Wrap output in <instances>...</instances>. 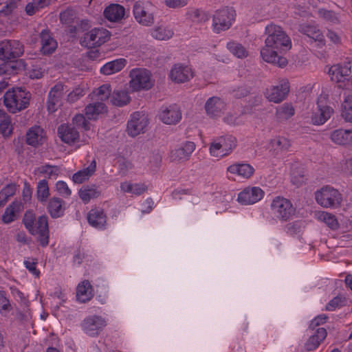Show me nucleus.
<instances>
[{"label": "nucleus", "instance_id": "obj_1", "mask_svg": "<svg viewBox=\"0 0 352 352\" xmlns=\"http://www.w3.org/2000/svg\"><path fill=\"white\" fill-rule=\"evenodd\" d=\"M265 45L261 50L262 58L280 67H285L288 63L287 59L280 54L292 47L289 36L280 26L272 23L265 27Z\"/></svg>", "mask_w": 352, "mask_h": 352}, {"label": "nucleus", "instance_id": "obj_2", "mask_svg": "<svg viewBox=\"0 0 352 352\" xmlns=\"http://www.w3.org/2000/svg\"><path fill=\"white\" fill-rule=\"evenodd\" d=\"M23 222L25 228L33 235H37V240L41 245L45 247L49 243V228L47 217L41 216L37 221H35L34 214L32 211H27L25 213Z\"/></svg>", "mask_w": 352, "mask_h": 352}, {"label": "nucleus", "instance_id": "obj_3", "mask_svg": "<svg viewBox=\"0 0 352 352\" xmlns=\"http://www.w3.org/2000/svg\"><path fill=\"white\" fill-rule=\"evenodd\" d=\"M31 94L21 87L9 89L3 95V103L10 113H15L30 104Z\"/></svg>", "mask_w": 352, "mask_h": 352}, {"label": "nucleus", "instance_id": "obj_4", "mask_svg": "<svg viewBox=\"0 0 352 352\" xmlns=\"http://www.w3.org/2000/svg\"><path fill=\"white\" fill-rule=\"evenodd\" d=\"M270 210L272 214L282 221H289L296 211L291 201L281 196H276L272 199Z\"/></svg>", "mask_w": 352, "mask_h": 352}, {"label": "nucleus", "instance_id": "obj_5", "mask_svg": "<svg viewBox=\"0 0 352 352\" xmlns=\"http://www.w3.org/2000/svg\"><path fill=\"white\" fill-rule=\"evenodd\" d=\"M316 202L323 208H337L341 204L342 197L339 191L330 186H325L315 192Z\"/></svg>", "mask_w": 352, "mask_h": 352}, {"label": "nucleus", "instance_id": "obj_6", "mask_svg": "<svg viewBox=\"0 0 352 352\" xmlns=\"http://www.w3.org/2000/svg\"><path fill=\"white\" fill-rule=\"evenodd\" d=\"M130 87L134 91L148 90L153 86L151 72L145 68H133L129 72Z\"/></svg>", "mask_w": 352, "mask_h": 352}, {"label": "nucleus", "instance_id": "obj_7", "mask_svg": "<svg viewBox=\"0 0 352 352\" xmlns=\"http://www.w3.org/2000/svg\"><path fill=\"white\" fill-rule=\"evenodd\" d=\"M235 12L232 8H225L217 10L212 17V28L215 33L228 30L234 21Z\"/></svg>", "mask_w": 352, "mask_h": 352}, {"label": "nucleus", "instance_id": "obj_8", "mask_svg": "<svg viewBox=\"0 0 352 352\" xmlns=\"http://www.w3.org/2000/svg\"><path fill=\"white\" fill-rule=\"evenodd\" d=\"M23 45L15 40H5L0 43V59H15L23 54Z\"/></svg>", "mask_w": 352, "mask_h": 352}, {"label": "nucleus", "instance_id": "obj_9", "mask_svg": "<svg viewBox=\"0 0 352 352\" xmlns=\"http://www.w3.org/2000/svg\"><path fill=\"white\" fill-rule=\"evenodd\" d=\"M81 326L86 334L91 337H96L107 326V321L100 316L92 315L86 317L82 322Z\"/></svg>", "mask_w": 352, "mask_h": 352}, {"label": "nucleus", "instance_id": "obj_10", "mask_svg": "<svg viewBox=\"0 0 352 352\" xmlns=\"http://www.w3.org/2000/svg\"><path fill=\"white\" fill-rule=\"evenodd\" d=\"M148 123L147 116L140 112H134L131 115L127 122L126 132L131 137H135L145 131Z\"/></svg>", "mask_w": 352, "mask_h": 352}, {"label": "nucleus", "instance_id": "obj_11", "mask_svg": "<svg viewBox=\"0 0 352 352\" xmlns=\"http://www.w3.org/2000/svg\"><path fill=\"white\" fill-rule=\"evenodd\" d=\"M289 91V82L287 80H283L278 85L266 89L265 96L269 101L280 103L286 98Z\"/></svg>", "mask_w": 352, "mask_h": 352}, {"label": "nucleus", "instance_id": "obj_12", "mask_svg": "<svg viewBox=\"0 0 352 352\" xmlns=\"http://www.w3.org/2000/svg\"><path fill=\"white\" fill-rule=\"evenodd\" d=\"M264 195V191L259 187H247L239 193L237 201L243 205H251L260 201Z\"/></svg>", "mask_w": 352, "mask_h": 352}, {"label": "nucleus", "instance_id": "obj_13", "mask_svg": "<svg viewBox=\"0 0 352 352\" xmlns=\"http://www.w3.org/2000/svg\"><path fill=\"white\" fill-rule=\"evenodd\" d=\"M133 15L138 23L144 26H150L154 23V17L149 12L145 3L142 1H136L133 5Z\"/></svg>", "mask_w": 352, "mask_h": 352}, {"label": "nucleus", "instance_id": "obj_14", "mask_svg": "<svg viewBox=\"0 0 352 352\" xmlns=\"http://www.w3.org/2000/svg\"><path fill=\"white\" fill-rule=\"evenodd\" d=\"M63 89L64 85L62 83H57L50 91L47 102L49 112L54 113L63 105Z\"/></svg>", "mask_w": 352, "mask_h": 352}, {"label": "nucleus", "instance_id": "obj_15", "mask_svg": "<svg viewBox=\"0 0 352 352\" xmlns=\"http://www.w3.org/2000/svg\"><path fill=\"white\" fill-rule=\"evenodd\" d=\"M160 120L166 124H176L182 119V112L176 104L162 107L159 113Z\"/></svg>", "mask_w": 352, "mask_h": 352}, {"label": "nucleus", "instance_id": "obj_16", "mask_svg": "<svg viewBox=\"0 0 352 352\" xmlns=\"http://www.w3.org/2000/svg\"><path fill=\"white\" fill-rule=\"evenodd\" d=\"M87 219L89 224L92 227L99 230L106 229L107 216L103 209L100 208L91 209L87 213Z\"/></svg>", "mask_w": 352, "mask_h": 352}, {"label": "nucleus", "instance_id": "obj_17", "mask_svg": "<svg viewBox=\"0 0 352 352\" xmlns=\"http://www.w3.org/2000/svg\"><path fill=\"white\" fill-rule=\"evenodd\" d=\"M195 149L193 142H186L180 147L173 150L170 153L172 161L183 162L188 160Z\"/></svg>", "mask_w": 352, "mask_h": 352}, {"label": "nucleus", "instance_id": "obj_18", "mask_svg": "<svg viewBox=\"0 0 352 352\" xmlns=\"http://www.w3.org/2000/svg\"><path fill=\"white\" fill-rule=\"evenodd\" d=\"M170 77L176 82H184L193 77V73L188 66L175 64L170 70Z\"/></svg>", "mask_w": 352, "mask_h": 352}, {"label": "nucleus", "instance_id": "obj_19", "mask_svg": "<svg viewBox=\"0 0 352 352\" xmlns=\"http://www.w3.org/2000/svg\"><path fill=\"white\" fill-rule=\"evenodd\" d=\"M225 107L226 104L223 100L216 96L208 98L205 104L207 114L212 118L220 116Z\"/></svg>", "mask_w": 352, "mask_h": 352}, {"label": "nucleus", "instance_id": "obj_20", "mask_svg": "<svg viewBox=\"0 0 352 352\" xmlns=\"http://www.w3.org/2000/svg\"><path fill=\"white\" fill-rule=\"evenodd\" d=\"M25 64L22 59L6 60L0 65V74L14 75L23 71Z\"/></svg>", "mask_w": 352, "mask_h": 352}, {"label": "nucleus", "instance_id": "obj_21", "mask_svg": "<svg viewBox=\"0 0 352 352\" xmlns=\"http://www.w3.org/2000/svg\"><path fill=\"white\" fill-rule=\"evenodd\" d=\"M351 73L349 63H344V65L338 64L333 65L329 70L331 80L337 82L344 81L346 77L350 76Z\"/></svg>", "mask_w": 352, "mask_h": 352}, {"label": "nucleus", "instance_id": "obj_22", "mask_svg": "<svg viewBox=\"0 0 352 352\" xmlns=\"http://www.w3.org/2000/svg\"><path fill=\"white\" fill-rule=\"evenodd\" d=\"M94 296V288L89 280H85L78 284L76 289V298L80 302L86 303Z\"/></svg>", "mask_w": 352, "mask_h": 352}, {"label": "nucleus", "instance_id": "obj_23", "mask_svg": "<svg viewBox=\"0 0 352 352\" xmlns=\"http://www.w3.org/2000/svg\"><path fill=\"white\" fill-rule=\"evenodd\" d=\"M44 139V130L40 126L31 127L26 133V143L32 146L42 144Z\"/></svg>", "mask_w": 352, "mask_h": 352}, {"label": "nucleus", "instance_id": "obj_24", "mask_svg": "<svg viewBox=\"0 0 352 352\" xmlns=\"http://www.w3.org/2000/svg\"><path fill=\"white\" fill-rule=\"evenodd\" d=\"M299 31L315 42H318V45L320 47L324 45V36L317 27L311 25H301Z\"/></svg>", "mask_w": 352, "mask_h": 352}, {"label": "nucleus", "instance_id": "obj_25", "mask_svg": "<svg viewBox=\"0 0 352 352\" xmlns=\"http://www.w3.org/2000/svg\"><path fill=\"white\" fill-rule=\"evenodd\" d=\"M227 171L243 178L248 179L254 174V168L249 164L236 163L229 166Z\"/></svg>", "mask_w": 352, "mask_h": 352}, {"label": "nucleus", "instance_id": "obj_26", "mask_svg": "<svg viewBox=\"0 0 352 352\" xmlns=\"http://www.w3.org/2000/svg\"><path fill=\"white\" fill-rule=\"evenodd\" d=\"M333 109L328 106L318 104L311 116V122L315 125L324 124L331 116Z\"/></svg>", "mask_w": 352, "mask_h": 352}, {"label": "nucleus", "instance_id": "obj_27", "mask_svg": "<svg viewBox=\"0 0 352 352\" xmlns=\"http://www.w3.org/2000/svg\"><path fill=\"white\" fill-rule=\"evenodd\" d=\"M72 11V10H69V8H67V24H72L69 26H67L69 32L71 34H74L79 32H82L88 28V20L80 19L76 17L72 18V16H73V14H70V12Z\"/></svg>", "mask_w": 352, "mask_h": 352}, {"label": "nucleus", "instance_id": "obj_28", "mask_svg": "<svg viewBox=\"0 0 352 352\" xmlns=\"http://www.w3.org/2000/svg\"><path fill=\"white\" fill-rule=\"evenodd\" d=\"M64 201L59 197H52L50 199L47 209L52 218H58L64 214Z\"/></svg>", "mask_w": 352, "mask_h": 352}, {"label": "nucleus", "instance_id": "obj_29", "mask_svg": "<svg viewBox=\"0 0 352 352\" xmlns=\"http://www.w3.org/2000/svg\"><path fill=\"white\" fill-rule=\"evenodd\" d=\"M125 58H118L109 61L100 68V72L104 75H111L121 71L126 65Z\"/></svg>", "mask_w": 352, "mask_h": 352}, {"label": "nucleus", "instance_id": "obj_30", "mask_svg": "<svg viewBox=\"0 0 352 352\" xmlns=\"http://www.w3.org/2000/svg\"><path fill=\"white\" fill-rule=\"evenodd\" d=\"M124 8L119 4H111L104 11V16L110 21H118L124 16Z\"/></svg>", "mask_w": 352, "mask_h": 352}, {"label": "nucleus", "instance_id": "obj_31", "mask_svg": "<svg viewBox=\"0 0 352 352\" xmlns=\"http://www.w3.org/2000/svg\"><path fill=\"white\" fill-rule=\"evenodd\" d=\"M327 331L324 328H318L314 335L311 336L305 344L307 351L315 350L327 337Z\"/></svg>", "mask_w": 352, "mask_h": 352}, {"label": "nucleus", "instance_id": "obj_32", "mask_svg": "<svg viewBox=\"0 0 352 352\" xmlns=\"http://www.w3.org/2000/svg\"><path fill=\"white\" fill-rule=\"evenodd\" d=\"M41 51L44 54H52L56 47V42L51 37L47 30H43L41 32Z\"/></svg>", "mask_w": 352, "mask_h": 352}, {"label": "nucleus", "instance_id": "obj_33", "mask_svg": "<svg viewBox=\"0 0 352 352\" xmlns=\"http://www.w3.org/2000/svg\"><path fill=\"white\" fill-rule=\"evenodd\" d=\"M106 106L102 102L89 104L85 109V116L88 120H96L100 114L106 111Z\"/></svg>", "mask_w": 352, "mask_h": 352}, {"label": "nucleus", "instance_id": "obj_34", "mask_svg": "<svg viewBox=\"0 0 352 352\" xmlns=\"http://www.w3.org/2000/svg\"><path fill=\"white\" fill-rule=\"evenodd\" d=\"M96 162L94 160L88 167L74 173L72 179L74 183L81 184L88 179L96 171Z\"/></svg>", "mask_w": 352, "mask_h": 352}, {"label": "nucleus", "instance_id": "obj_35", "mask_svg": "<svg viewBox=\"0 0 352 352\" xmlns=\"http://www.w3.org/2000/svg\"><path fill=\"white\" fill-rule=\"evenodd\" d=\"M100 195V191L94 184L84 186L79 191L80 198L85 203L89 202L91 199L98 197Z\"/></svg>", "mask_w": 352, "mask_h": 352}, {"label": "nucleus", "instance_id": "obj_36", "mask_svg": "<svg viewBox=\"0 0 352 352\" xmlns=\"http://www.w3.org/2000/svg\"><path fill=\"white\" fill-rule=\"evenodd\" d=\"M352 133L351 129H337L331 134V140L338 144H346L351 141L350 135Z\"/></svg>", "mask_w": 352, "mask_h": 352}, {"label": "nucleus", "instance_id": "obj_37", "mask_svg": "<svg viewBox=\"0 0 352 352\" xmlns=\"http://www.w3.org/2000/svg\"><path fill=\"white\" fill-rule=\"evenodd\" d=\"M295 114V109L292 103L285 102L276 108V117L278 121L289 119Z\"/></svg>", "mask_w": 352, "mask_h": 352}, {"label": "nucleus", "instance_id": "obj_38", "mask_svg": "<svg viewBox=\"0 0 352 352\" xmlns=\"http://www.w3.org/2000/svg\"><path fill=\"white\" fill-rule=\"evenodd\" d=\"M130 102L128 92L122 89H115L111 96L112 104L118 107H123Z\"/></svg>", "mask_w": 352, "mask_h": 352}, {"label": "nucleus", "instance_id": "obj_39", "mask_svg": "<svg viewBox=\"0 0 352 352\" xmlns=\"http://www.w3.org/2000/svg\"><path fill=\"white\" fill-rule=\"evenodd\" d=\"M0 133L4 137H8L12 133L10 118L3 110H0Z\"/></svg>", "mask_w": 352, "mask_h": 352}, {"label": "nucleus", "instance_id": "obj_40", "mask_svg": "<svg viewBox=\"0 0 352 352\" xmlns=\"http://www.w3.org/2000/svg\"><path fill=\"white\" fill-rule=\"evenodd\" d=\"M173 34L172 29L164 26L156 27L151 31V36L160 41L168 40L173 36Z\"/></svg>", "mask_w": 352, "mask_h": 352}, {"label": "nucleus", "instance_id": "obj_41", "mask_svg": "<svg viewBox=\"0 0 352 352\" xmlns=\"http://www.w3.org/2000/svg\"><path fill=\"white\" fill-rule=\"evenodd\" d=\"M341 116L346 122H352V95L347 96L343 100Z\"/></svg>", "mask_w": 352, "mask_h": 352}, {"label": "nucleus", "instance_id": "obj_42", "mask_svg": "<svg viewBox=\"0 0 352 352\" xmlns=\"http://www.w3.org/2000/svg\"><path fill=\"white\" fill-rule=\"evenodd\" d=\"M48 5L47 0H31L25 8L28 16H32Z\"/></svg>", "mask_w": 352, "mask_h": 352}, {"label": "nucleus", "instance_id": "obj_43", "mask_svg": "<svg viewBox=\"0 0 352 352\" xmlns=\"http://www.w3.org/2000/svg\"><path fill=\"white\" fill-rule=\"evenodd\" d=\"M227 48L234 56L243 58L248 56V50L240 43L230 41L227 43Z\"/></svg>", "mask_w": 352, "mask_h": 352}, {"label": "nucleus", "instance_id": "obj_44", "mask_svg": "<svg viewBox=\"0 0 352 352\" xmlns=\"http://www.w3.org/2000/svg\"><path fill=\"white\" fill-rule=\"evenodd\" d=\"M21 208V203L17 201L12 202L5 210L2 217V220L6 223H9L14 221L15 213L19 212Z\"/></svg>", "mask_w": 352, "mask_h": 352}, {"label": "nucleus", "instance_id": "obj_45", "mask_svg": "<svg viewBox=\"0 0 352 352\" xmlns=\"http://www.w3.org/2000/svg\"><path fill=\"white\" fill-rule=\"evenodd\" d=\"M96 39V36L93 29L89 32L86 33L84 36L80 38V43L85 47L95 48L100 46Z\"/></svg>", "mask_w": 352, "mask_h": 352}, {"label": "nucleus", "instance_id": "obj_46", "mask_svg": "<svg viewBox=\"0 0 352 352\" xmlns=\"http://www.w3.org/2000/svg\"><path fill=\"white\" fill-rule=\"evenodd\" d=\"M37 199L41 202L46 201L50 195L47 182L45 179L41 180L37 184Z\"/></svg>", "mask_w": 352, "mask_h": 352}, {"label": "nucleus", "instance_id": "obj_47", "mask_svg": "<svg viewBox=\"0 0 352 352\" xmlns=\"http://www.w3.org/2000/svg\"><path fill=\"white\" fill-rule=\"evenodd\" d=\"M219 140L222 144V151L226 152V155L235 147L236 140L232 135L219 137Z\"/></svg>", "mask_w": 352, "mask_h": 352}, {"label": "nucleus", "instance_id": "obj_48", "mask_svg": "<svg viewBox=\"0 0 352 352\" xmlns=\"http://www.w3.org/2000/svg\"><path fill=\"white\" fill-rule=\"evenodd\" d=\"M318 219L324 222L332 230H336L338 228V220L332 214L322 212L318 214Z\"/></svg>", "mask_w": 352, "mask_h": 352}, {"label": "nucleus", "instance_id": "obj_49", "mask_svg": "<svg viewBox=\"0 0 352 352\" xmlns=\"http://www.w3.org/2000/svg\"><path fill=\"white\" fill-rule=\"evenodd\" d=\"M272 147L277 151H286L290 147L289 141L284 137H278L272 142Z\"/></svg>", "mask_w": 352, "mask_h": 352}, {"label": "nucleus", "instance_id": "obj_50", "mask_svg": "<svg viewBox=\"0 0 352 352\" xmlns=\"http://www.w3.org/2000/svg\"><path fill=\"white\" fill-rule=\"evenodd\" d=\"M87 120L86 116H84L82 114H77L73 118L72 122L75 127L88 131L90 129V126Z\"/></svg>", "mask_w": 352, "mask_h": 352}, {"label": "nucleus", "instance_id": "obj_51", "mask_svg": "<svg viewBox=\"0 0 352 352\" xmlns=\"http://www.w3.org/2000/svg\"><path fill=\"white\" fill-rule=\"evenodd\" d=\"M111 87L109 84L102 85L96 91V95L98 96V100L104 101L111 96Z\"/></svg>", "mask_w": 352, "mask_h": 352}, {"label": "nucleus", "instance_id": "obj_52", "mask_svg": "<svg viewBox=\"0 0 352 352\" xmlns=\"http://www.w3.org/2000/svg\"><path fill=\"white\" fill-rule=\"evenodd\" d=\"M210 153L212 156L221 157L226 155V152L222 151V144L220 143L219 138L214 140L210 146Z\"/></svg>", "mask_w": 352, "mask_h": 352}, {"label": "nucleus", "instance_id": "obj_53", "mask_svg": "<svg viewBox=\"0 0 352 352\" xmlns=\"http://www.w3.org/2000/svg\"><path fill=\"white\" fill-rule=\"evenodd\" d=\"M318 13L320 17L327 21L332 23H337L338 22V18L336 14L332 10L321 8L318 10Z\"/></svg>", "mask_w": 352, "mask_h": 352}, {"label": "nucleus", "instance_id": "obj_54", "mask_svg": "<svg viewBox=\"0 0 352 352\" xmlns=\"http://www.w3.org/2000/svg\"><path fill=\"white\" fill-rule=\"evenodd\" d=\"M94 32L96 34V41L98 42L99 45H101L109 39V32L104 28H94Z\"/></svg>", "mask_w": 352, "mask_h": 352}, {"label": "nucleus", "instance_id": "obj_55", "mask_svg": "<svg viewBox=\"0 0 352 352\" xmlns=\"http://www.w3.org/2000/svg\"><path fill=\"white\" fill-rule=\"evenodd\" d=\"M85 94L84 89L80 86L74 89L69 94H67V102H75Z\"/></svg>", "mask_w": 352, "mask_h": 352}, {"label": "nucleus", "instance_id": "obj_56", "mask_svg": "<svg viewBox=\"0 0 352 352\" xmlns=\"http://www.w3.org/2000/svg\"><path fill=\"white\" fill-rule=\"evenodd\" d=\"M250 93V88L245 85L239 86L232 91V96L239 99L246 97Z\"/></svg>", "mask_w": 352, "mask_h": 352}, {"label": "nucleus", "instance_id": "obj_57", "mask_svg": "<svg viewBox=\"0 0 352 352\" xmlns=\"http://www.w3.org/2000/svg\"><path fill=\"white\" fill-rule=\"evenodd\" d=\"M119 174L124 176L129 170L132 168V164L124 157H121L118 160Z\"/></svg>", "mask_w": 352, "mask_h": 352}, {"label": "nucleus", "instance_id": "obj_58", "mask_svg": "<svg viewBox=\"0 0 352 352\" xmlns=\"http://www.w3.org/2000/svg\"><path fill=\"white\" fill-rule=\"evenodd\" d=\"M344 301V298L339 296L334 297L326 305L325 309L327 311H333L337 307L342 306Z\"/></svg>", "mask_w": 352, "mask_h": 352}, {"label": "nucleus", "instance_id": "obj_59", "mask_svg": "<svg viewBox=\"0 0 352 352\" xmlns=\"http://www.w3.org/2000/svg\"><path fill=\"white\" fill-rule=\"evenodd\" d=\"M80 138L79 133L74 128L70 129L67 126V145H72L78 142Z\"/></svg>", "mask_w": 352, "mask_h": 352}, {"label": "nucleus", "instance_id": "obj_60", "mask_svg": "<svg viewBox=\"0 0 352 352\" xmlns=\"http://www.w3.org/2000/svg\"><path fill=\"white\" fill-rule=\"evenodd\" d=\"M39 171L41 173H43L47 175L49 177L52 176L58 175L59 173V168L57 166H52L50 165H46L44 166H41L39 168Z\"/></svg>", "mask_w": 352, "mask_h": 352}, {"label": "nucleus", "instance_id": "obj_61", "mask_svg": "<svg viewBox=\"0 0 352 352\" xmlns=\"http://www.w3.org/2000/svg\"><path fill=\"white\" fill-rule=\"evenodd\" d=\"M166 6L171 8L185 6L189 0H164Z\"/></svg>", "mask_w": 352, "mask_h": 352}, {"label": "nucleus", "instance_id": "obj_62", "mask_svg": "<svg viewBox=\"0 0 352 352\" xmlns=\"http://www.w3.org/2000/svg\"><path fill=\"white\" fill-rule=\"evenodd\" d=\"M24 265L25 267L29 270V272H31L33 275H34L36 277L39 276L40 272L36 269V261L35 259H32V261H25Z\"/></svg>", "mask_w": 352, "mask_h": 352}, {"label": "nucleus", "instance_id": "obj_63", "mask_svg": "<svg viewBox=\"0 0 352 352\" xmlns=\"http://www.w3.org/2000/svg\"><path fill=\"white\" fill-rule=\"evenodd\" d=\"M328 317L325 314L319 315L311 320L309 328L314 329L316 327L325 323Z\"/></svg>", "mask_w": 352, "mask_h": 352}, {"label": "nucleus", "instance_id": "obj_64", "mask_svg": "<svg viewBox=\"0 0 352 352\" xmlns=\"http://www.w3.org/2000/svg\"><path fill=\"white\" fill-rule=\"evenodd\" d=\"M16 190V187L15 184H9L1 190V195H4V197L8 199L9 197L15 194Z\"/></svg>", "mask_w": 352, "mask_h": 352}]
</instances>
